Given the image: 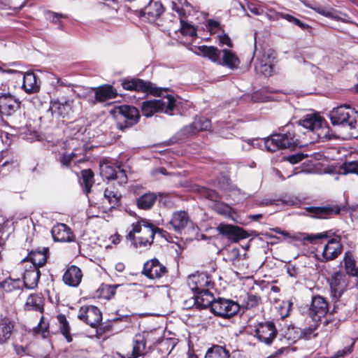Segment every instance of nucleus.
<instances>
[{"mask_svg":"<svg viewBox=\"0 0 358 358\" xmlns=\"http://www.w3.org/2000/svg\"><path fill=\"white\" fill-rule=\"evenodd\" d=\"M325 123L324 120L318 114H307L295 124L288 123L280 129V133L267 138L264 141L265 148L268 151L273 152L280 149H294L297 146H301L299 133L302 132L303 128L308 131L316 132L318 138H322V127ZM326 136L327 134H324L323 137Z\"/></svg>","mask_w":358,"mask_h":358,"instance_id":"obj_1","label":"nucleus"},{"mask_svg":"<svg viewBox=\"0 0 358 358\" xmlns=\"http://www.w3.org/2000/svg\"><path fill=\"white\" fill-rule=\"evenodd\" d=\"M131 227L132 230L129 233L127 238L132 242L135 248L150 245L156 232L159 231L158 228L146 220H141L133 223Z\"/></svg>","mask_w":358,"mask_h":358,"instance_id":"obj_2","label":"nucleus"},{"mask_svg":"<svg viewBox=\"0 0 358 358\" xmlns=\"http://www.w3.org/2000/svg\"><path fill=\"white\" fill-rule=\"evenodd\" d=\"M329 118L333 125L353 129L357 124L358 113L349 106L343 105L334 108L329 113Z\"/></svg>","mask_w":358,"mask_h":358,"instance_id":"obj_3","label":"nucleus"},{"mask_svg":"<svg viewBox=\"0 0 358 358\" xmlns=\"http://www.w3.org/2000/svg\"><path fill=\"white\" fill-rule=\"evenodd\" d=\"M175 106V99L171 95L164 97V99H154L145 101L142 103L141 110L144 116L151 117L155 113L160 112L166 107L165 113L171 115Z\"/></svg>","mask_w":358,"mask_h":358,"instance_id":"obj_4","label":"nucleus"},{"mask_svg":"<svg viewBox=\"0 0 358 358\" xmlns=\"http://www.w3.org/2000/svg\"><path fill=\"white\" fill-rule=\"evenodd\" d=\"M75 101L69 96H58L50 99L49 110L57 117H68L75 111Z\"/></svg>","mask_w":358,"mask_h":358,"instance_id":"obj_5","label":"nucleus"},{"mask_svg":"<svg viewBox=\"0 0 358 358\" xmlns=\"http://www.w3.org/2000/svg\"><path fill=\"white\" fill-rule=\"evenodd\" d=\"M254 327V336L266 345H271L278 336V329L273 321L258 322Z\"/></svg>","mask_w":358,"mask_h":358,"instance_id":"obj_6","label":"nucleus"},{"mask_svg":"<svg viewBox=\"0 0 358 358\" xmlns=\"http://www.w3.org/2000/svg\"><path fill=\"white\" fill-rule=\"evenodd\" d=\"M238 303L228 299L218 297L212 304V313L223 318L235 315L240 310Z\"/></svg>","mask_w":358,"mask_h":358,"instance_id":"obj_7","label":"nucleus"},{"mask_svg":"<svg viewBox=\"0 0 358 358\" xmlns=\"http://www.w3.org/2000/svg\"><path fill=\"white\" fill-rule=\"evenodd\" d=\"M122 85L123 88L127 90L149 92L150 94L157 96H163L164 92H166L165 90L156 87L150 82L144 81L139 78L125 80L122 82Z\"/></svg>","mask_w":358,"mask_h":358,"instance_id":"obj_8","label":"nucleus"},{"mask_svg":"<svg viewBox=\"0 0 358 358\" xmlns=\"http://www.w3.org/2000/svg\"><path fill=\"white\" fill-rule=\"evenodd\" d=\"M113 112L118 120L124 123V125L119 123L120 129H122L123 127H130L136 124L140 117L138 110L135 107L129 105L115 107Z\"/></svg>","mask_w":358,"mask_h":358,"instance_id":"obj_9","label":"nucleus"},{"mask_svg":"<svg viewBox=\"0 0 358 358\" xmlns=\"http://www.w3.org/2000/svg\"><path fill=\"white\" fill-rule=\"evenodd\" d=\"M348 278V275L341 271L335 272L328 278L331 296L334 301H338L346 290Z\"/></svg>","mask_w":358,"mask_h":358,"instance_id":"obj_10","label":"nucleus"},{"mask_svg":"<svg viewBox=\"0 0 358 358\" xmlns=\"http://www.w3.org/2000/svg\"><path fill=\"white\" fill-rule=\"evenodd\" d=\"M216 229L220 235L231 242H238L250 236L243 228L224 222L219 224Z\"/></svg>","mask_w":358,"mask_h":358,"instance_id":"obj_11","label":"nucleus"},{"mask_svg":"<svg viewBox=\"0 0 358 358\" xmlns=\"http://www.w3.org/2000/svg\"><path fill=\"white\" fill-rule=\"evenodd\" d=\"M199 229L189 220L185 211L180 210V240L191 242L198 239Z\"/></svg>","mask_w":358,"mask_h":358,"instance_id":"obj_12","label":"nucleus"},{"mask_svg":"<svg viewBox=\"0 0 358 358\" xmlns=\"http://www.w3.org/2000/svg\"><path fill=\"white\" fill-rule=\"evenodd\" d=\"M187 284L193 293L209 290L208 288H212L214 285L211 277L203 273L189 275Z\"/></svg>","mask_w":358,"mask_h":358,"instance_id":"obj_13","label":"nucleus"},{"mask_svg":"<svg viewBox=\"0 0 358 358\" xmlns=\"http://www.w3.org/2000/svg\"><path fill=\"white\" fill-rule=\"evenodd\" d=\"M342 210H346L345 206L329 204L324 206H309L306 211L310 216L317 219H328L334 215H339Z\"/></svg>","mask_w":358,"mask_h":358,"instance_id":"obj_14","label":"nucleus"},{"mask_svg":"<svg viewBox=\"0 0 358 358\" xmlns=\"http://www.w3.org/2000/svg\"><path fill=\"white\" fill-rule=\"evenodd\" d=\"M78 317L92 327H96L102 320V314L96 306H85L80 307Z\"/></svg>","mask_w":358,"mask_h":358,"instance_id":"obj_15","label":"nucleus"},{"mask_svg":"<svg viewBox=\"0 0 358 358\" xmlns=\"http://www.w3.org/2000/svg\"><path fill=\"white\" fill-rule=\"evenodd\" d=\"M328 310L329 305L326 299L317 295L312 299L311 304L308 309V314L314 322H318L326 315Z\"/></svg>","mask_w":358,"mask_h":358,"instance_id":"obj_16","label":"nucleus"},{"mask_svg":"<svg viewBox=\"0 0 358 358\" xmlns=\"http://www.w3.org/2000/svg\"><path fill=\"white\" fill-rule=\"evenodd\" d=\"M100 173L106 180H117L120 184L126 183L127 181L125 171L120 166L103 163L100 165Z\"/></svg>","mask_w":358,"mask_h":358,"instance_id":"obj_17","label":"nucleus"},{"mask_svg":"<svg viewBox=\"0 0 358 358\" xmlns=\"http://www.w3.org/2000/svg\"><path fill=\"white\" fill-rule=\"evenodd\" d=\"M166 272V268L158 259H152L144 264L143 273L150 279L161 278Z\"/></svg>","mask_w":358,"mask_h":358,"instance_id":"obj_18","label":"nucleus"},{"mask_svg":"<svg viewBox=\"0 0 358 358\" xmlns=\"http://www.w3.org/2000/svg\"><path fill=\"white\" fill-rule=\"evenodd\" d=\"M341 238L338 236L335 238H331L324 246L322 251V257L325 261H331L335 259L341 254L343 251V246L341 243Z\"/></svg>","mask_w":358,"mask_h":358,"instance_id":"obj_19","label":"nucleus"},{"mask_svg":"<svg viewBox=\"0 0 358 358\" xmlns=\"http://www.w3.org/2000/svg\"><path fill=\"white\" fill-rule=\"evenodd\" d=\"M190 50L197 55L208 57L213 62L219 64H222V60L220 59L221 52L215 46H207L204 45L200 46L195 45L191 48Z\"/></svg>","mask_w":358,"mask_h":358,"instance_id":"obj_20","label":"nucleus"},{"mask_svg":"<svg viewBox=\"0 0 358 358\" xmlns=\"http://www.w3.org/2000/svg\"><path fill=\"white\" fill-rule=\"evenodd\" d=\"M85 150L83 148H75L71 152H65L59 158L61 165L64 167H69L71 162L80 163L85 161L84 154Z\"/></svg>","mask_w":358,"mask_h":358,"instance_id":"obj_21","label":"nucleus"},{"mask_svg":"<svg viewBox=\"0 0 358 358\" xmlns=\"http://www.w3.org/2000/svg\"><path fill=\"white\" fill-rule=\"evenodd\" d=\"M143 333L136 334L132 340V352L126 356L122 355L121 358H137L143 355L146 350V341Z\"/></svg>","mask_w":358,"mask_h":358,"instance_id":"obj_22","label":"nucleus"},{"mask_svg":"<svg viewBox=\"0 0 358 358\" xmlns=\"http://www.w3.org/2000/svg\"><path fill=\"white\" fill-rule=\"evenodd\" d=\"M51 234L55 241L71 242L73 241L71 229L65 224L55 225L51 230Z\"/></svg>","mask_w":358,"mask_h":358,"instance_id":"obj_23","label":"nucleus"},{"mask_svg":"<svg viewBox=\"0 0 358 358\" xmlns=\"http://www.w3.org/2000/svg\"><path fill=\"white\" fill-rule=\"evenodd\" d=\"M0 92V112L4 115H11L20 108V102L13 96H5Z\"/></svg>","mask_w":358,"mask_h":358,"instance_id":"obj_24","label":"nucleus"},{"mask_svg":"<svg viewBox=\"0 0 358 358\" xmlns=\"http://www.w3.org/2000/svg\"><path fill=\"white\" fill-rule=\"evenodd\" d=\"M166 196L164 193H155L148 192L145 193L136 199L137 206L142 210H149L152 208L157 201V197H159V201Z\"/></svg>","mask_w":358,"mask_h":358,"instance_id":"obj_25","label":"nucleus"},{"mask_svg":"<svg viewBox=\"0 0 358 358\" xmlns=\"http://www.w3.org/2000/svg\"><path fill=\"white\" fill-rule=\"evenodd\" d=\"M164 12V7L162 3L157 1H150L149 3L144 7L143 15L147 17L150 22L155 21Z\"/></svg>","mask_w":358,"mask_h":358,"instance_id":"obj_26","label":"nucleus"},{"mask_svg":"<svg viewBox=\"0 0 358 358\" xmlns=\"http://www.w3.org/2000/svg\"><path fill=\"white\" fill-rule=\"evenodd\" d=\"M83 273L81 270L76 266H70L63 275V280L66 285L77 287L81 282Z\"/></svg>","mask_w":358,"mask_h":358,"instance_id":"obj_27","label":"nucleus"},{"mask_svg":"<svg viewBox=\"0 0 358 358\" xmlns=\"http://www.w3.org/2000/svg\"><path fill=\"white\" fill-rule=\"evenodd\" d=\"M40 271L38 268L34 266H29V268H27L23 275V285L27 289L35 288L39 280Z\"/></svg>","mask_w":358,"mask_h":358,"instance_id":"obj_28","label":"nucleus"},{"mask_svg":"<svg viewBox=\"0 0 358 358\" xmlns=\"http://www.w3.org/2000/svg\"><path fill=\"white\" fill-rule=\"evenodd\" d=\"M194 295L196 301V308L204 309L210 307L212 311V304L216 300L213 293L206 290L194 293Z\"/></svg>","mask_w":358,"mask_h":358,"instance_id":"obj_29","label":"nucleus"},{"mask_svg":"<svg viewBox=\"0 0 358 358\" xmlns=\"http://www.w3.org/2000/svg\"><path fill=\"white\" fill-rule=\"evenodd\" d=\"M116 95V91L110 85L101 86L95 91V99L99 102H103L115 98Z\"/></svg>","mask_w":358,"mask_h":358,"instance_id":"obj_30","label":"nucleus"},{"mask_svg":"<svg viewBox=\"0 0 358 358\" xmlns=\"http://www.w3.org/2000/svg\"><path fill=\"white\" fill-rule=\"evenodd\" d=\"M269 59L268 55H263L262 59H257L255 64V70L257 73H259L265 76H271L273 71V66L270 62H267Z\"/></svg>","mask_w":358,"mask_h":358,"instance_id":"obj_31","label":"nucleus"},{"mask_svg":"<svg viewBox=\"0 0 358 358\" xmlns=\"http://www.w3.org/2000/svg\"><path fill=\"white\" fill-rule=\"evenodd\" d=\"M176 343L172 338L162 339L157 345L156 350L161 358H165L169 355L175 348Z\"/></svg>","mask_w":358,"mask_h":358,"instance_id":"obj_32","label":"nucleus"},{"mask_svg":"<svg viewBox=\"0 0 358 358\" xmlns=\"http://www.w3.org/2000/svg\"><path fill=\"white\" fill-rule=\"evenodd\" d=\"M22 87L28 93L35 92L39 90V86L37 84L36 77L34 73L27 72L23 74Z\"/></svg>","mask_w":358,"mask_h":358,"instance_id":"obj_33","label":"nucleus"},{"mask_svg":"<svg viewBox=\"0 0 358 358\" xmlns=\"http://www.w3.org/2000/svg\"><path fill=\"white\" fill-rule=\"evenodd\" d=\"M345 268L348 275L358 276V267L351 251H347L343 258Z\"/></svg>","mask_w":358,"mask_h":358,"instance_id":"obj_34","label":"nucleus"},{"mask_svg":"<svg viewBox=\"0 0 358 358\" xmlns=\"http://www.w3.org/2000/svg\"><path fill=\"white\" fill-rule=\"evenodd\" d=\"M48 248H43L42 251H32L29 254V259L31 262V266L39 267L43 266L47 261Z\"/></svg>","mask_w":358,"mask_h":358,"instance_id":"obj_35","label":"nucleus"},{"mask_svg":"<svg viewBox=\"0 0 358 358\" xmlns=\"http://www.w3.org/2000/svg\"><path fill=\"white\" fill-rule=\"evenodd\" d=\"M230 354L224 347L213 345L206 351L205 358H229Z\"/></svg>","mask_w":358,"mask_h":358,"instance_id":"obj_36","label":"nucleus"},{"mask_svg":"<svg viewBox=\"0 0 358 358\" xmlns=\"http://www.w3.org/2000/svg\"><path fill=\"white\" fill-rule=\"evenodd\" d=\"M240 63L238 58L231 51L224 49L222 64L231 69H236Z\"/></svg>","mask_w":358,"mask_h":358,"instance_id":"obj_37","label":"nucleus"},{"mask_svg":"<svg viewBox=\"0 0 358 358\" xmlns=\"http://www.w3.org/2000/svg\"><path fill=\"white\" fill-rule=\"evenodd\" d=\"M100 196H103L101 197L103 200L102 203H105L107 202L110 205V208H113L117 206L120 199V196L118 195L117 192L109 189H106L103 194L100 193Z\"/></svg>","mask_w":358,"mask_h":358,"instance_id":"obj_38","label":"nucleus"},{"mask_svg":"<svg viewBox=\"0 0 358 358\" xmlns=\"http://www.w3.org/2000/svg\"><path fill=\"white\" fill-rule=\"evenodd\" d=\"M190 190L192 192H197L201 197L210 201H216L218 199V195L215 191L208 189L205 187L194 185L191 187Z\"/></svg>","mask_w":358,"mask_h":358,"instance_id":"obj_39","label":"nucleus"},{"mask_svg":"<svg viewBox=\"0 0 358 358\" xmlns=\"http://www.w3.org/2000/svg\"><path fill=\"white\" fill-rule=\"evenodd\" d=\"M340 326V320L336 318L327 319L323 322L322 331L327 336H331L336 333Z\"/></svg>","mask_w":358,"mask_h":358,"instance_id":"obj_40","label":"nucleus"},{"mask_svg":"<svg viewBox=\"0 0 358 358\" xmlns=\"http://www.w3.org/2000/svg\"><path fill=\"white\" fill-rule=\"evenodd\" d=\"M57 319L59 324V329L61 333L66 339L67 342L70 343L72 341V338L70 334V327L69 322L67 321L64 315H58Z\"/></svg>","mask_w":358,"mask_h":358,"instance_id":"obj_41","label":"nucleus"},{"mask_svg":"<svg viewBox=\"0 0 358 358\" xmlns=\"http://www.w3.org/2000/svg\"><path fill=\"white\" fill-rule=\"evenodd\" d=\"M13 326L6 320L0 322V344L6 343L10 337Z\"/></svg>","mask_w":358,"mask_h":358,"instance_id":"obj_42","label":"nucleus"},{"mask_svg":"<svg viewBox=\"0 0 358 358\" xmlns=\"http://www.w3.org/2000/svg\"><path fill=\"white\" fill-rule=\"evenodd\" d=\"M22 282L19 278L13 279L8 278L0 282V287L7 292L20 289L22 287Z\"/></svg>","mask_w":358,"mask_h":358,"instance_id":"obj_43","label":"nucleus"},{"mask_svg":"<svg viewBox=\"0 0 358 358\" xmlns=\"http://www.w3.org/2000/svg\"><path fill=\"white\" fill-rule=\"evenodd\" d=\"M145 335L146 342L150 343L152 345H158L163 338L162 331L161 329H153L150 331L143 332Z\"/></svg>","mask_w":358,"mask_h":358,"instance_id":"obj_44","label":"nucleus"},{"mask_svg":"<svg viewBox=\"0 0 358 358\" xmlns=\"http://www.w3.org/2000/svg\"><path fill=\"white\" fill-rule=\"evenodd\" d=\"M25 309L27 310H34L41 311V299L36 295L31 294L27 299Z\"/></svg>","mask_w":358,"mask_h":358,"instance_id":"obj_45","label":"nucleus"},{"mask_svg":"<svg viewBox=\"0 0 358 358\" xmlns=\"http://www.w3.org/2000/svg\"><path fill=\"white\" fill-rule=\"evenodd\" d=\"M93 177L94 173L91 170L87 169L82 171L83 182L85 185V191L87 195L92 194L93 192L91 189Z\"/></svg>","mask_w":358,"mask_h":358,"instance_id":"obj_46","label":"nucleus"},{"mask_svg":"<svg viewBox=\"0 0 358 358\" xmlns=\"http://www.w3.org/2000/svg\"><path fill=\"white\" fill-rule=\"evenodd\" d=\"M180 34L189 36L192 39L197 38L196 28L188 22L180 20Z\"/></svg>","mask_w":358,"mask_h":358,"instance_id":"obj_47","label":"nucleus"},{"mask_svg":"<svg viewBox=\"0 0 358 358\" xmlns=\"http://www.w3.org/2000/svg\"><path fill=\"white\" fill-rule=\"evenodd\" d=\"M260 300V297L255 294H247L243 299L242 306L245 309L253 308L258 306Z\"/></svg>","mask_w":358,"mask_h":358,"instance_id":"obj_48","label":"nucleus"},{"mask_svg":"<svg viewBox=\"0 0 358 358\" xmlns=\"http://www.w3.org/2000/svg\"><path fill=\"white\" fill-rule=\"evenodd\" d=\"M194 127V131L199 132L208 130L210 126V121L205 117H196L192 122Z\"/></svg>","mask_w":358,"mask_h":358,"instance_id":"obj_49","label":"nucleus"},{"mask_svg":"<svg viewBox=\"0 0 358 358\" xmlns=\"http://www.w3.org/2000/svg\"><path fill=\"white\" fill-rule=\"evenodd\" d=\"M276 16H277V19H280V18L285 19V20H287L289 22L293 23L295 25L299 27L302 29H308L310 28V27L308 24L303 23L300 20L296 18L295 17H294L289 14H287V13H278L276 14Z\"/></svg>","mask_w":358,"mask_h":358,"instance_id":"obj_50","label":"nucleus"},{"mask_svg":"<svg viewBox=\"0 0 358 358\" xmlns=\"http://www.w3.org/2000/svg\"><path fill=\"white\" fill-rule=\"evenodd\" d=\"M227 259L231 262L232 264L236 267L241 266L240 262L243 260L240 255V250L238 248H234L227 251Z\"/></svg>","mask_w":358,"mask_h":358,"instance_id":"obj_51","label":"nucleus"},{"mask_svg":"<svg viewBox=\"0 0 358 358\" xmlns=\"http://www.w3.org/2000/svg\"><path fill=\"white\" fill-rule=\"evenodd\" d=\"M317 322H315L313 324H311L309 327L302 329L301 331L300 338L308 340L311 337H317V333H315V331L318 327V324Z\"/></svg>","mask_w":358,"mask_h":358,"instance_id":"obj_52","label":"nucleus"},{"mask_svg":"<svg viewBox=\"0 0 358 358\" xmlns=\"http://www.w3.org/2000/svg\"><path fill=\"white\" fill-rule=\"evenodd\" d=\"M271 99L266 89L255 91L251 94V99L253 102H266L271 100Z\"/></svg>","mask_w":358,"mask_h":358,"instance_id":"obj_53","label":"nucleus"},{"mask_svg":"<svg viewBox=\"0 0 358 358\" xmlns=\"http://www.w3.org/2000/svg\"><path fill=\"white\" fill-rule=\"evenodd\" d=\"M119 285H103L101 287V297L107 299L113 298L115 294L116 288Z\"/></svg>","mask_w":358,"mask_h":358,"instance_id":"obj_54","label":"nucleus"},{"mask_svg":"<svg viewBox=\"0 0 358 358\" xmlns=\"http://www.w3.org/2000/svg\"><path fill=\"white\" fill-rule=\"evenodd\" d=\"M341 170L344 174L356 173L358 175V161L343 163L341 166Z\"/></svg>","mask_w":358,"mask_h":358,"instance_id":"obj_55","label":"nucleus"},{"mask_svg":"<svg viewBox=\"0 0 358 358\" xmlns=\"http://www.w3.org/2000/svg\"><path fill=\"white\" fill-rule=\"evenodd\" d=\"M355 341H352L350 345L345 346L343 349L336 351L331 358H344L350 355L354 349Z\"/></svg>","mask_w":358,"mask_h":358,"instance_id":"obj_56","label":"nucleus"},{"mask_svg":"<svg viewBox=\"0 0 358 358\" xmlns=\"http://www.w3.org/2000/svg\"><path fill=\"white\" fill-rule=\"evenodd\" d=\"M51 85L53 86L56 92H60V87H71L72 85L66 79L61 78L58 76H55L54 80L51 82Z\"/></svg>","mask_w":358,"mask_h":358,"instance_id":"obj_57","label":"nucleus"},{"mask_svg":"<svg viewBox=\"0 0 358 358\" xmlns=\"http://www.w3.org/2000/svg\"><path fill=\"white\" fill-rule=\"evenodd\" d=\"M180 17H186L189 15H191L194 12V7L188 3L186 0H184V2H182L180 0Z\"/></svg>","mask_w":358,"mask_h":358,"instance_id":"obj_58","label":"nucleus"},{"mask_svg":"<svg viewBox=\"0 0 358 358\" xmlns=\"http://www.w3.org/2000/svg\"><path fill=\"white\" fill-rule=\"evenodd\" d=\"M314 10L319 14L329 17L331 19H338V17L335 15L334 12L331 9H327L324 7H317Z\"/></svg>","mask_w":358,"mask_h":358,"instance_id":"obj_59","label":"nucleus"},{"mask_svg":"<svg viewBox=\"0 0 358 358\" xmlns=\"http://www.w3.org/2000/svg\"><path fill=\"white\" fill-rule=\"evenodd\" d=\"M307 155L302 153H296L283 157V160L289 162L292 164H297L302 161Z\"/></svg>","mask_w":358,"mask_h":358,"instance_id":"obj_60","label":"nucleus"},{"mask_svg":"<svg viewBox=\"0 0 358 358\" xmlns=\"http://www.w3.org/2000/svg\"><path fill=\"white\" fill-rule=\"evenodd\" d=\"M329 231H324L316 234L308 235L305 239L310 243H315L317 240L329 238Z\"/></svg>","mask_w":358,"mask_h":358,"instance_id":"obj_61","label":"nucleus"},{"mask_svg":"<svg viewBox=\"0 0 358 358\" xmlns=\"http://www.w3.org/2000/svg\"><path fill=\"white\" fill-rule=\"evenodd\" d=\"M48 323L44 320V317L42 316L39 324L36 327L37 332H41L45 336V334L48 331Z\"/></svg>","mask_w":358,"mask_h":358,"instance_id":"obj_62","label":"nucleus"},{"mask_svg":"<svg viewBox=\"0 0 358 358\" xmlns=\"http://www.w3.org/2000/svg\"><path fill=\"white\" fill-rule=\"evenodd\" d=\"M182 134L187 136H190L196 134L198 132L194 131V127L193 124H190L182 128Z\"/></svg>","mask_w":358,"mask_h":358,"instance_id":"obj_63","label":"nucleus"},{"mask_svg":"<svg viewBox=\"0 0 358 358\" xmlns=\"http://www.w3.org/2000/svg\"><path fill=\"white\" fill-rule=\"evenodd\" d=\"M169 225L172 227L176 231L179 229V213L176 212L173 214V217L169 222Z\"/></svg>","mask_w":358,"mask_h":358,"instance_id":"obj_64","label":"nucleus"}]
</instances>
